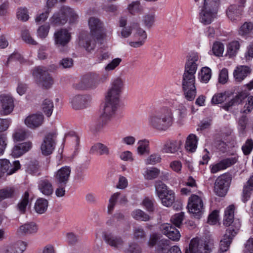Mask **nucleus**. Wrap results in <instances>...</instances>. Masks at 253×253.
Masks as SVG:
<instances>
[{"mask_svg":"<svg viewBox=\"0 0 253 253\" xmlns=\"http://www.w3.org/2000/svg\"><path fill=\"white\" fill-rule=\"evenodd\" d=\"M129 12L133 15L141 14L143 10V6L140 4L139 1H132L127 6Z\"/></svg>","mask_w":253,"mask_h":253,"instance_id":"a19ab883","label":"nucleus"},{"mask_svg":"<svg viewBox=\"0 0 253 253\" xmlns=\"http://www.w3.org/2000/svg\"><path fill=\"white\" fill-rule=\"evenodd\" d=\"M237 161L238 157L236 156L222 159L218 163L210 166L211 172L215 173L225 169L236 164Z\"/></svg>","mask_w":253,"mask_h":253,"instance_id":"4468645a","label":"nucleus"},{"mask_svg":"<svg viewBox=\"0 0 253 253\" xmlns=\"http://www.w3.org/2000/svg\"><path fill=\"white\" fill-rule=\"evenodd\" d=\"M103 239L108 245L114 249H119L124 244V241L121 237L116 236L112 233H104Z\"/></svg>","mask_w":253,"mask_h":253,"instance_id":"6ab92c4d","label":"nucleus"},{"mask_svg":"<svg viewBox=\"0 0 253 253\" xmlns=\"http://www.w3.org/2000/svg\"><path fill=\"white\" fill-rule=\"evenodd\" d=\"M199 56L197 53H191L187 57L184 73L195 75L198 67Z\"/></svg>","mask_w":253,"mask_h":253,"instance_id":"dca6fc26","label":"nucleus"},{"mask_svg":"<svg viewBox=\"0 0 253 253\" xmlns=\"http://www.w3.org/2000/svg\"><path fill=\"white\" fill-rule=\"evenodd\" d=\"M232 180L231 175L225 173L219 176L214 183V191L219 197L224 196L227 192Z\"/></svg>","mask_w":253,"mask_h":253,"instance_id":"6e6552de","label":"nucleus"},{"mask_svg":"<svg viewBox=\"0 0 253 253\" xmlns=\"http://www.w3.org/2000/svg\"><path fill=\"white\" fill-rule=\"evenodd\" d=\"M18 194V190L14 187H7L0 190V202L5 199L16 197Z\"/></svg>","mask_w":253,"mask_h":253,"instance_id":"2f4dec72","label":"nucleus"},{"mask_svg":"<svg viewBox=\"0 0 253 253\" xmlns=\"http://www.w3.org/2000/svg\"><path fill=\"white\" fill-rule=\"evenodd\" d=\"M227 96L225 93H218L215 94L211 99L213 104H218L222 103L226 99Z\"/></svg>","mask_w":253,"mask_h":253,"instance_id":"e2e57ef3","label":"nucleus"},{"mask_svg":"<svg viewBox=\"0 0 253 253\" xmlns=\"http://www.w3.org/2000/svg\"><path fill=\"white\" fill-rule=\"evenodd\" d=\"M170 233L167 235V236L172 241H178L180 237V234L179 231L175 227H169Z\"/></svg>","mask_w":253,"mask_h":253,"instance_id":"0e129e2a","label":"nucleus"},{"mask_svg":"<svg viewBox=\"0 0 253 253\" xmlns=\"http://www.w3.org/2000/svg\"><path fill=\"white\" fill-rule=\"evenodd\" d=\"M155 191L158 197L163 196L168 191H170L167 186L161 180H157L155 182Z\"/></svg>","mask_w":253,"mask_h":253,"instance_id":"ea45409f","label":"nucleus"},{"mask_svg":"<svg viewBox=\"0 0 253 253\" xmlns=\"http://www.w3.org/2000/svg\"><path fill=\"white\" fill-rule=\"evenodd\" d=\"M253 191V174L249 178L243 186L242 201L245 203L250 198Z\"/></svg>","mask_w":253,"mask_h":253,"instance_id":"c85d7f7f","label":"nucleus"},{"mask_svg":"<svg viewBox=\"0 0 253 253\" xmlns=\"http://www.w3.org/2000/svg\"><path fill=\"white\" fill-rule=\"evenodd\" d=\"M159 198L164 206L169 207L171 206L175 201V193L172 190H170Z\"/></svg>","mask_w":253,"mask_h":253,"instance_id":"f704fd0d","label":"nucleus"},{"mask_svg":"<svg viewBox=\"0 0 253 253\" xmlns=\"http://www.w3.org/2000/svg\"><path fill=\"white\" fill-rule=\"evenodd\" d=\"M198 138L196 135L189 134L187 137L185 148L186 150L190 152H194L197 147Z\"/></svg>","mask_w":253,"mask_h":253,"instance_id":"473e14b6","label":"nucleus"},{"mask_svg":"<svg viewBox=\"0 0 253 253\" xmlns=\"http://www.w3.org/2000/svg\"><path fill=\"white\" fill-rule=\"evenodd\" d=\"M132 216L136 220L141 221H148L150 219L149 216L140 210H136L132 211Z\"/></svg>","mask_w":253,"mask_h":253,"instance_id":"de8ad7c7","label":"nucleus"},{"mask_svg":"<svg viewBox=\"0 0 253 253\" xmlns=\"http://www.w3.org/2000/svg\"><path fill=\"white\" fill-rule=\"evenodd\" d=\"M27 137V133L24 129L19 128L15 130L13 134V138L15 141L24 140Z\"/></svg>","mask_w":253,"mask_h":253,"instance_id":"5fc2aeb1","label":"nucleus"},{"mask_svg":"<svg viewBox=\"0 0 253 253\" xmlns=\"http://www.w3.org/2000/svg\"><path fill=\"white\" fill-rule=\"evenodd\" d=\"M145 173V178L148 180H152L159 176L160 173V170L157 168H152L150 169H147Z\"/></svg>","mask_w":253,"mask_h":253,"instance_id":"6e6d98bb","label":"nucleus"},{"mask_svg":"<svg viewBox=\"0 0 253 253\" xmlns=\"http://www.w3.org/2000/svg\"><path fill=\"white\" fill-rule=\"evenodd\" d=\"M90 154H97L100 156L109 155L110 154L109 148L101 143H97L91 146L89 150Z\"/></svg>","mask_w":253,"mask_h":253,"instance_id":"c756f323","label":"nucleus"},{"mask_svg":"<svg viewBox=\"0 0 253 253\" xmlns=\"http://www.w3.org/2000/svg\"><path fill=\"white\" fill-rule=\"evenodd\" d=\"M47 207L48 202L43 198L38 199L35 204V211L39 214L44 213L47 210Z\"/></svg>","mask_w":253,"mask_h":253,"instance_id":"4c0bfd02","label":"nucleus"},{"mask_svg":"<svg viewBox=\"0 0 253 253\" xmlns=\"http://www.w3.org/2000/svg\"><path fill=\"white\" fill-rule=\"evenodd\" d=\"M20 168V164L18 161H14L12 164L7 159H0V172L2 173H6L7 175H11Z\"/></svg>","mask_w":253,"mask_h":253,"instance_id":"f3484780","label":"nucleus"},{"mask_svg":"<svg viewBox=\"0 0 253 253\" xmlns=\"http://www.w3.org/2000/svg\"><path fill=\"white\" fill-rule=\"evenodd\" d=\"M224 51V46L222 43L216 42L213 43L212 46V51L214 55L220 56Z\"/></svg>","mask_w":253,"mask_h":253,"instance_id":"774afa93","label":"nucleus"},{"mask_svg":"<svg viewBox=\"0 0 253 253\" xmlns=\"http://www.w3.org/2000/svg\"><path fill=\"white\" fill-rule=\"evenodd\" d=\"M251 70L248 66H237L233 72L235 80L237 82H241L251 73Z\"/></svg>","mask_w":253,"mask_h":253,"instance_id":"a878e982","label":"nucleus"},{"mask_svg":"<svg viewBox=\"0 0 253 253\" xmlns=\"http://www.w3.org/2000/svg\"><path fill=\"white\" fill-rule=\"evenodd\" d=\"M182 85L185 98L190 101L193 100L196 95L195 75L184 73Z\"/></svg>","mask_w":253,"mask_h":253,"instance_id":"39448f33","label":"nucleus"},{"mask_svg":"<svg viewBox=\"0 0 253 253\" xmlns=\"http://www.w3.org/2000/svg\"><path fill=\"white\" fill-rule=\"evenodd\" d=\"M88 25L91 32V35L84 36L81 35L79 37V44L83 47L88 51L93 50L95 47V41L93 37L96 33L100 30L102 24L97 18L91 17L88 20Z\"/></svg>","mask_w":253,"mask_h":253,"instance_id":"7ed1b4c3","label":"nucleus"},{"mask_svg":"<svg viewBox=\"0 0 253 253\" xmlns=\"http://www.w3.org/2000/svg\"><path fill=\"white\" fill-rule=\"evenodd\" d=\"M187 208L190 213L199 218L204 210L203 202L199 196L193 194L189 198Z\"/></svg>","mask_w":253,"mask_h":253,"instance_id":"9b49d317","label":"nucleus"},{"mask_svg":"<svg viewBox=\"0 0 253 253\" xmlns=\"http://www.w3.org/2000/svg\"><path fill=\"white\" fill-rule=\"evenodd\" d=\"M253 149V140L248 139L245 143L242 146V150L245 155H249Z\"/></svg>","mask_w":253,"mask_h":253,"instance_id":"bf43d9fd","label":"nucleus"},{"mask_svg":"<svg viewBox=\"0 0 253 253\" xmlns=\"http://www.w3.org/2000/svg\"><path fill=\"white\" fill-rule=\"evenodd\" d=\"M56 137L55 133H49L45 136L41 147L42 154L48 155L52 153L55 146Z\"/></svg>","mask_w":253,"mask_h":253,"instance_id":"f8f14e48","label":"nucleus"},{"mask_svg":"<svg viewBox=\"0 0 253 253\" xmlns=\"http://www.w3.org/2000/svg\"><path fill=\"white\" fill-rule=\"evenodd\" d=\"M183 218L184 212H181L173 215L171 218V221L176 226L179 227L182 223Z\"/></svg>","mask_w":253,"mask_h":253,"instance_id":"69168bd1","label":"nucleus"},{"mask_svg":"<svg viewBox=\"0 0 253 253\" xmlns=\"http://www.w3.org/2000/svg\"><path fill=\"white\" fill-rule=\"evenodd\" d=\"M53 108V102L48 99H45L42 103V111L47 116L50 117L52 113Z\"/></svg>","mask_w":253,"mask_h":253,"instance_id":"864d4df0","label":"nucleus"},{"mask_svg":"<svg viewBox=\"0 0 253 253\" xmlns=\"http://www.w3.org/2000/svg\"><path fill=\"white\" fill-rule=\"evenodd\" d=\"M32 147L31 142L28 141L15 146L12 151L11 155L14 157H18L28 152Z\"/></svg>","mask_w":253,"mask_h":253,"instance_id":"bb28decb","label":"nucleus"},{"mask_svg":"<svg viewBox=\"0 0 253 253\" xmlns=\"http://www.w3.org/2000/svg\"><path fill=\"white\" fill-rule=\"evenodd\" d=\"M26 244L19 241L15 243L4 245L0 247V253H22L26 249Z\"/></svg>","mask_w":253,"mask_h":253,"instance_id":"2eb2a0df","label":"nucleus"},{"mask_svg":"<svg viewBox=\"0 0 253 253\" xmlns=\"http://www.w3.org/2000/svg\"><path fill=\"white\" fill-rule=\"evenodd\" d=\"M234 226L235 228L230 227L226 229L223 238L220 241V250L223 253L228 250L234 237L236 235L240 228L241 223L236 221L234 223Z\"/></svg>","mask_w":253,"mask_h":253,"instance_id":"1a4fd4ad","label":"nucleus"},{"mask_svg":"<svg viewBox=\"0 0 253 253\" xmlns=\"http://www.w3.org/2000/svg\"><path fill=\"white\" fill-rule=\"evenodd\" d=\"M215 242L212 238L203 240L199 237L193 238L190 241L185 253H211L214 249Z\"/></svg>","mask_w":253,"mask_h":253,"instance_id":"20e7f679","label":"nucleus"},{"mask_svg":"<svg viewBox=\"0 0 253 253\" xmlns=\"http://www.w3.org/2000/svg\"><path fill=\"white\" fill-rule=\"evenodd\" d=\"M240 6H242L240 4ZM242 10L240 7L235 4L231 5L226 11L228 17L231 21L234 22L239 21L241 19Z\"/></svg>","mask_w":253,"mask_h":253,"instance_id":"393cba45","label":"nucleus"},{"mask_svg":"<svg viewBox=\"0 0 253 253\" xmlns=\"http://www.w3.org/2000/svg\"><path fill=\"white\" fill-rule=\"evenodd\" d=\"M50 26L48 24H44L40 26L37 30V35L41 38L44 39L48 35Z\"/></svg>","mask_w":253,"mask_h":253,"instance_id":"13d9d810","label":"nucleus"},{"mask_svg":"<svg viewBox=\"0 0 253 253\" xmlns=\"http://www.w3.org/2000/svg\"><path fill=\"white\" fill-rule=\"evenodd\" d=\"M161 156L157 153H153L150 155L145 160V163L147 165H155L161 162Z\"/></svg>","mask_w":253,"mask_h":253,"instance_id":"3c124183","label":"nucleus"},{"mask_svg":"<svg viewBox=\"0 0 253 253\" xmlns=\"http://www.w3.org/2000/svg\"><path fill=\"white\" fill-rule=\"evenodd\" d=\"M148 120L149 125L152 128L159 131H166L173 122L172 110L168 107L158 109L149 116Z\"/></svg>","mask_w":253,"mask_h":253,"instance_id":"f03ea898","label":"nucleus"},{"mask_svg":"<svg viewBox=\"0 0 253 253\" xmlns=\"http://www.w3.org/2000/svg\"><path fill=\"white\" fill-rule=\"evenodd\" d=\"M146 234L142 227H136L133 230V238L138 241H143L145 240Z\"/></svg>","mask_w":253,"mask_h":253,"instance_id":"603ef678","label":"nucleus"},{"mask_svg":"<svg viewBox=\"0 0 253 253\" xmlns=\"http://www.w3.org/2000/svg\"><path fill=\"white\" fill-rule=\"evenodd\" d=\"M200 76L202 82L207 83L211 78V69L208 67H203L201 70Z\"/></svg>","mask_w":253,"mask_h":253,"instance_id":"c03bdc74","label":"nucleus"},{"mask_svg":"<svg viewBox=\"0 0 253 253\" xmlns=\"http://www.w3.org/2000/svg\"><path fill=\"white\" fill-rule=\"evenodd\" d=\"M217 14V12L202 7L199 12V21L205 25L210 24L216 18Z\"/></svg>","mask_w":253,"mask_h":253,"instance_id":"a211bd4d","label":"nucleus"},{"mask_svg":"<svg viewBox=\"0 0 253 253\" xmlns=\"http://www.w3.org/2000/svg\"><path fill=\"white\" fill-rule=\"evenodd\" d=\"M39 189L44 195H50L53 192L51 183L47 179L41 180L39 184Z\"/></svg>","mask_w":253,"mask_h":253,"instance_id":"72a5a7b5","label":"nucleus"},{"mask_svg":"<svg viewBox=\"0 0 253 253\" xmlns=\"http://www.w3.org/2000/svg\"><path fill=\"white\" fill-rule=\"evenodd\" d=\"M220 0H204L202 8L217 12Z\"/></svg>","mask_w":253,"mask_h":253,"instance_id":"79ce46f5","label":"nucleus"},{"mask_svg":"<svg viewBox=\"0 0 253 253\" xmlns=\"http://www.w3.org/2000/svg\"><path fill=\"white\" fill-rule=\"evenodd\" d=\"M137 153L139 155H143L145 154H149L150 152L149 141L144 139L138 142Z\"/></svg>","mask_w":253,"mask_h":253,"instance_id":"58836bf2","label":"nucleus"},{"mask_svg":"<svg viewBox=\"0 0 253 253\" xmlns=\"http://www.w3.org/2000/svg\"><path fill=\"white\" fill-rule=\"evenodd\" d=\"M43 116L41 114H34L27 116L25 119V124L30 128H37L42 124Z\"/></svg>","mask_w":253,"mask_h":253,"instance_id":"aec40b11","label":"nucleus"},{"mask_svg":"<svg viewBox=\"0 0 253 253\" xmlns=\"http://www.w3.org/2000/svg\"><path fill=\"white\" fill-rule=\"evenodd\" d=\"M29 193L28 192H25L22 196L21 200L17 205V210L21 214L24 213L26 211L27 206L29 202Z\"/></svg>","mask_w":253,"mask_h":253,"instance_id":"e433bc0d","label":"nucleus"},{"mask_svg":"<svg viewBox=\"0 0 253 253\" xmlns=\"http://www.w3.org/2000/svg\"><path fill=\"white\" fill-rule=\"evenodd\" d=\"M78 18V15L75 11L68 6H64V21H68L70 24L75 23Z\"/></svg>","mask_w":253,"mask_h":253,"instance_id":"c9c22d12","label":"nucleus"},{"mask_svg":"<svg viewBox=\"0 0 253 253\" xmlns=\"http://www.w3.org/2000/svg\"><path fill=\"white\" fill-rule=\"evenodd\" d=\"M21 38L23 41L27 44L36 45L38 42L32 37L29 30L24 29L21 31Z\"/></svg>","mask_w":253,"mask_h":253,"instance_id":"37998d69","label":"nucleus"},{"mask_svg":"<svg viewBox=\"0 0 253 253\" xmlns=\"http://www.w3.org/2000/svg\"><path fill=\"white\" fill-rule=\"evenodd\" d=\"M80 137L73 130H69L64 134V144L66 143L67 147L72 145L74 151L70 156H67L64 158L66 162H72L75 157L78 155L80 146Z\"/></svg>","mask_w":253,"mask_h":253,"instance_id":"0eeeda50","label":"nucleus"},{"mask_svg":"<svg viewBox=\"0 0 253 253\" xmlns=\"http://www.w3.org/2000/svg\"><path fill=\"white\" fill-rule=\"evenodd\" d=\"M120 194L119 193H114L109 199V204L108 206V213L112 214L114 209V207L119 198Z\"/></svg>","mask_w":253,"mask_h":253,"instance_id":"052dcab7","label":"nucleus"},{"mask_svg":"<svg viewBox=\"0 0 253 253\" xmlns=\"http://www.w3.org/2000/svg\"><path fill=\"white\" fill-rule=\"evenodd\" d=\"M16 16L21 21H27L29 18L27 9L25 7L18 8L16 13Z\"/></svg>","mask_w":253,"mask_h":253,"instance_id":"4d7b16f0","label":"nucleus"},{"mask_svg":"<svg viewBox=\"0 0 253 253\" xmlns=\"http://www.w3.org/2000/svg\"><path fill=\"white\" fill-rule=\"evenodd\" d=\"M253 96H249L247 98V101L244 107V110L242 113L248 114L253 110Z\"/></svg>","mask_w":253,"mask_h":253,"instance_id":"338daca9","label":"nucleus"},{"mask_svg":"<svg viewBox=\"0 0 253 253\" xmlns=\"http://www.w3.org/2000/svg\"><path fill=\"white\" fill-rule=\"evenodd\" d=\"M66 242L70 246L76 245L79 241L78 235L73 232H68L66 236Z\"/></svg>","mask_w":253,"mask_h":253,"instance_id":"680f3d73","label":"nucleus"},{"mask_svg":"<svg viewBox=\"0 0 253 253\" xmlns=\"http://www.w3.org/2000/svg\"><path fill=\"white\" fill-rule=\"evenodd\" d=\"M181 142L177 140H169L166 142L163 152L167 154H176L181 148Z\"/></svg>","mask_w":253,"mask_h":253,"instance_id":"4be33fe9","label":"nucleus"},{"mask_svg":"<svg viewBox=\"0 0 253 253\" xmlns=\"http://www.w3.org/2000/svg\"><path fill=\"white\" fill-rule=\"evenodd\" d=\"M240 48V43L238 41H233L227 46V53L230 57L236 55Z\"/></svg>","mask_w":253,"mask_h":253,"instance_id":"49530a36","label":"nucleus"},{"mask_svg":"<svg viewBox=\"0 0 253 253\" xmlns=\"http://www.w3.org/2000/svg\"><path fill=\"white\" fill-rule=\"evenodd\" d=\"M234 205H230L225 211L224 217L223 219V224L226 226L233 227L235 228L234 223L238 221L240 223L238 220H234Z\"/></svg>","mask_w":253,"mask_h":253,"instance_id":"b1692460","label":"nucleus"},{"mask_svg":"<svg viewBox=\"0 0 253 253\" xmlns=\"http://www.w3.org/2000/svg\"><path fill=\"white\" fill-rule=\"evenodd\" d=\"M33 76L36 83L43 88H49L53 81L48 72L43 68L37 67L32 71Z\"/></svg>","mask_w":253,"mask_h":253,"instance_id":"423d86ee","label":"nucleus"},{"mask_svg":"<svg viewBox=\"0 0 253 253\" xmlns=\"http://www.w3.org/2000/svg\"><path fill=\"white\" fill-rule=\"evenodd\" d=\"M99 84L97 74L90 73L84 75L81 81L76 85V88L80 90L95 89Z\"/></svg>","mask_w":253,"mask_h":253,"instance_id":"9d476101","label":"nucleus"},{"mask_svg":"<svg viewBox=\"0 0 253 253\" xmlns=\"http://www.w3.org/2000/svg\"><path fill=\"white\" fill-rule=\"evenodd\" d=\"M253 29V23L251 22H246L241 26L239 33L242 36H247L251 33Z\"/></svg>","mask_w":253,"mask_h":253,"instance_id":"09e8293b","label":"nucleus"},{"mask_svg":"<svg viewBox=\"0 0 253 253\" xmlns=\"http://www.w3.org/2000/svg\"><path fill=\"white\" fill-rule=\"evenodd\" d=\"M89 98L85 95H78L71 99L72 107L75 110H80L86 108L88 105Z\"/></svg>","mask_w":253,"mask_h":253,"instance_id":"412c9836","label":"nucleus"},{"mask_svg":"<svg viewBox=\"0 0 253 253\" xmlns=\"http://www.w3.org/2000/svg\"><path fill=\"white\" fill-rule=\"evenodd\" d=\"M54 41L57 47H62L63 46V31L60 29L54 34Z\"/></svg>","mask_w":253,"mask_h":253,"instance_id":"8fccbe9b","label":"nucleus"},{"mask_svg":"<svg viewBox=\"0 0 253 253\" xmlns=\"http://www.w3.org/2000/svg\"><path fill=\"white\" fill-rule=\"evenodd\" d=\"M248 94L246 92L242 91L239 92L230 101L226 103L223 106V108L226 110H228L230 107L241 104L243 101L248 97Z\"/></svg>","mask_w":253,"mask_h":253,"instance_id":"7c9ffc66","label":"nucleus"},{"mask_svg":"<svg viewBox=\"0 0 253 253\" xmlns=\"http://www.w3.org/2000/svg\"><path fill=\"white\" fill-rule=\"evenodd\" d=\"M124 87V81L120 78L114 80L105 96L103 111L100 116L101 124L100 127L107 125L111 122L118 107L120 96Z\"/></svg>","mask_w":253,"mask_h":253,"instance_id":"f257e3e1","label":"nucleus"},{"mask_svg":"<svg viewBox=\"0 0 253 253\" xmlns=\"http://www.w3.org/2000/svg\"><path fill=\"white\" fill-rule=\"evenodd\" d=\"M155 21V17L154 14H146L143 16V24L148 29L151 28L153 26Z\"/></svg>","mask_w":253,"mask_h":253,"instance_id":"a18cd8bd","label":"nucleus"},{"mask_svg":"<svg viewBox=\"0 0 253 253\" xmlns=\"http://www.w3.org/2000/svg\"><path fill=\"white\" fill-rule=\"evenodd\" d=\"M134 38L136 41L129 42L128 44L132 47L138 48L144 44L147 39V34L144 30L139 28L134 34Z\"/></svg>","mask_w":253,"mask_h":253,"instance_id":"5701e85b","label":"nucleus"},{"mask_svg":"<svg viewBox=\"0 0 253 253\" xmlns=\"http://www.w3.org/2000/svg\"><path fill=\"white\" fill-rule=\"evenodd\" d=\"M1 109L0 114L1 115H8L11 113L14 108V100L11 96L8 94H2L0 96Z\"/></svg>","mask_w":253,"mask_h":253,"instance_id":"ddd939ff","label":"nucleus"},{"mask_svg":"<svg viewBox=\"0 0 253 253\" xmlns=\"http://www.w3.org/2000/svg\"><path fill=\"white\" fill-rule=\"evenodd\" d=\"M38 230L37 224L34 222L25 223L21 225L17 232L20 235H30L36 233Z\"/></svg>","mask_w":253,"mask_h":253,"instance_id":"cd10ccee","label":"nucleus"}]
</instances>
